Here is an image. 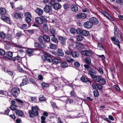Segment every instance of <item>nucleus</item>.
<instances>
[{"mask_svg": "<svg viewBox=\"0 0 123 123\" xmlns=\"http://www.w3.org/2000/svg\"><path fill=\"white\" fill-rule=\"evenodd\" d=\"M85 62L88 64H90L91 63V60L90 58L89 57L85 58L84 59Z\"/></svg>", "mask_w": 123, "mask_h": 123, "instance_id": "28", "label": "nucleus"}, {"mask_svg": "<svg viewBox=\"0 0 123 123\" xmlns=\"http://www.w3.org/2000/svg\"><path fill=\"white\" fill-rule=\"evenodd\" d=\"M83 30L82 29L78 28L76 30V31L78 34H81Z\"/></svg>", "mask_w": 123, "mask_h": 123, "instance_id": "49", "label": "nucleus"}, {"mask_svg": "<svg viewBox=\"0 0 123 123\" xmlns=\"http://www.w3.org/2000/svg\"><path fill=\"white\" fill-rule=\"evenodd\" d=\"M34 46L36 47H40L42 48H44L46 47V45L45 44H41L37 42L34 43Z\"/></svg>", "mask_w": 123, "mask_h": 123, "instance_id": "15", "label": "nucleus"}, {"mask_svg": "<svg viewBox=\"0 0 123 123\" xmlns=\"http://www.w3.org/2000/svg\"><path fill=\"white\" fill-rule=\"evenodd\" d=\"M50 33L52 36L55 35L54 34L56 33V31L54 28L51 29L50 31Z\"/></svg>", "mask_w": 123, "mask_h": 123, "instance_id": "40", "label": "nucleus"}, {"mask_svg": "<svg viewBox=\"0 0 123 123\" xmlns=\"http://www.w3.org/2000/svg\"><path fill=\"white\" fill-rule=\"evenodd\" d=\"M51 55L47 53H46L45 55L42 56V58L43 61L47 60L49 62H51Z\"/></svg>", "mask_w": 123, "mask_h": 123, "instance_id": "3", "label": "nucleus"}, {"mask_svg": "<svg viewBox=\"0 0 123 123\" xmlns=\"http://www.w3.org/2000/svg\"><path fill=\"white\" fill-rule=\"evenodd\" d=\"M71 9L72 10L75 12H77L78 10L77 6L75 5H73L71 6Z\"/></svg>", "mask_w": 123, "mask_h": 123, "instance_id": "21", "label": "nucleus"}, {"mask_svg": "<svg viewBox=\"0 0 123 123\" xmlns=\"http://www.w3.org/2000/svg\"><path fill=\"white\" fill-rule=\"evenodd\" d=\"M89 21L92 23V25L97 24L99 23L98 19L96 18L92 17L89 19Z\"/></svg>", "mask_w": 123, "mask_h": 123, "instance_id": "11", "label": "nucleus"}, {"mask_svg": "<svg viewBox=\"0 0 123 123\" xmlns=\"http://www.w3.org/2000/svg\"><path fill=\"white\" fill-rule=\"evenodd\" d=\"M51 40L52 42L55 43H57L58 42V40L55 37V35L53 36V37L51 38Z\"/></svg>", "mask_w": 123, "mask_h": 123, "instance_id": "41", "label": "nucleus"}, {"mask_svg": "<svg viewBox=\"0 0 123 123\" xmlns=\"http://www.w3.org/2000/svg\"><path fill=\"white\" fill-rule=\"evenodd\" d=\"M84 25L85 28H91L93 25L92 23L89 21H89H87L84 23Z\"/></svg>", "mask_w": 123, "mask_h": 123, "instance_id": "12", "label": "nucleus"}, {"mask_svg": "<svg viewBox=\"0 0 123 123\" xmlns=\"http://www.w3.org/2000/svg\"><path fill=\"white\" fill-rule=\"evenodd\" d=\"M100 84H97L96 85V89H98L101 90L102 89V86Z\"/></svg>", "mask_w": 123, "mask_h": 123, "instance_id": "43", "label": "nucleus"}, {"mask_svg": "<svg viewBox=\"0 0 123 123\" xmlns=\"http://www.w3.org/2000/svg\"><path fill=\"white\" fill-rule=\"evenodd\" d=\"M82 53L84 55L87 56H90L92 54L93 52L90 49L87 50H82Z\"/></svg>", "mask_w": 123, "mask_h": 123, "instance_id": "5", "label": "nucleus"}, {"mask_svg": "<svg viewBox=\"0 0 123 123\" xmlns=\"http://www.w3.org/2000/svg\"><path fill=\"white\" fill-rule=\"evenodd\" d=\"M71 55L74 57V58L78 57L79 56L78 53L76 51L72 52Z\"/></svg>", "mask_w": 123, "mask_h": 123, "instance_id": "31", "label": "nucleus"}, {"mask_svg": "<svg viewBox=\"0 0 123 123\" xmlns=\"http://www.w3.org/2000/svg\"><path fill=\"white\" fill-rule=\"evenodd\" d=\"M64 8L65 10L68 9L70 8V5L68 3H65L63 5Z\"/></svg>", "mask_w": 123, "mask_h": 123, "instance_id": "30", "label": "nucleus"}, {"mask_svg": "<svg viewBox=\"0 0 123 123\" xmlns=\"http://www.w3.org/2000/svg\"><path fill=\"white\" fill-rule=\"evenodd\" d=\"M68 64L66 62H62L61 63L60 66L63 68H66L68 66Z\"/></svg>", "mask_w": 123, "mask_h": 123, "instance_id": "34", "label": "nucleus"}, {"mask_svg": "<svg viewBox=\"0 0 123 123\" xmlns=\"http://www.w3.org/2000/svg\"><path fill=\"white\" fill-rule=\"evenodd\" d=\"M69 50H64V51L65 52V54H66L67 55H71V54L72 53V51L71 50V49H70L69 48Z\"/></svg>", "mask_w": 123, "mask_h": 123, "instance_id": "35", "label": "nucleus"}, {"mask_svg": "<svg viewBox=\"0 0 123 123\" xmlns=\"http://www.w3.org/2000/svg\"><path fill=\"white\" fill-rule=\"evenodd\" d=\"M43 37L42 36L39 37L38 38L39 41L41 43V44H44L43 43Z\"/></svg>", "mask_w": 123, "mask_h": 123, "instance_id": "45", "label": "nucleus"}, {"mask_svg": "<svg viewBox=\"0 0 123 123\" xmlns=\"http://www.w3.org/2000/svg\"><path fill=\"white\" fill-rule=\"evenodd\" d=\"M74 65L77 68H79L80 65V63L77 62H76L74 63Z\"/></svg>", "mask_w": 123, "mask_h": 123, "instance_id": "60", "label": "nucleus"}, {"mask_svg": "<svg viewBox=\"0 0 123 123\" xmlns=\"http://www.w3.org/2000/svg\"><path fill=\"white\" fill-rule=\"evenodd\" d=\"M41 85L43 87H48L49 86V85L48 83L43 82L41 84Z\"/></svg>", "mask_w": 123, "mask_h": 123, "instance_id": "44", "label": "nucleus"}, {"mask_svg": "<svg viewBox=\"0 0 123 123\" xmlns=\"http://www.w3.org/2000/svg\"><path fill=\"white\" fill-rule=\"evenodd\" d=\"M77 48L79 49H82L83 48V44L81 43L78 42L76 44Z\"/></svg>", "mask_w": 123, "mask_h": 123, "instance_id": "18", "label": "nucleus"}, {"mask_svg": "<svg viewBox=\"0 0 123 123\" xmlns=\"http://www.w3.org/2000/svg\"><path fill=\"white\" fill-rule=\"evenodd\" d=\"M89 71L90 72V73H91V74H95L96 73V71L94 69H90V70Z\"/></svg>", "mask_w": 123, "mask_h": 123, "instance_id": "61", "label": "nucleus"}, {"mask_svg": "<svg viewBox=\"0 0 123 123\" xmlns=\"http://www.w3.org/2000/svg\"><path fill=\"white\" fill-rule=\"evenodd\" d=\"M20 89L18 87L13 88L11 90L12 93L14 97H17L20 93Z\"/></svg>", "mask_w": 123, "mask_h": 123, "instance_id": "2", "label": "nucleus"}, {"mask_svg": "<svg viewBox=\"0 0 123 123\" xmlns=\"http://www.w3.org/2000/svg\"><path fill=\"white\" fill-rule=\"evenodd\" d=\"M57 53L58 55L62 56H63L64 54V53L62 51V50L60 49H57Z\"/></svg>", "mask_w": 123, "mask_h": 123, "instance_id": "23", "label": "nucleus"}, {"mask_svg": "<svg viewBox=\"0 0 123 123\" xmlns=\"http://www.w3.org/2000/svg\"><path fill=\"white\" fill-rule=\"evenodd\" d=\"M41 123H46L45 120L46 119V117L44 116H42L41 117Z\"/></svg>", "mask_w": 123, "mask_h": 123, "instance_id": "48", "label": "nucleus"}, {"mask_svg": "<svg viewBox=\"0 0 123 123\" xmlns=\"http://www.w3.org/2000/svg\"><path fill=\"white\" fill-rule=\"evenodd\" d=\"M86 14L85 13H80L75 15V17L76 19L80 18L84 19L86 17Z\"/></svg>", "mask_w": 123, "mask_h": 123, "instance_id": "7", "label": "nucleus"}, {"mask_svg": "<svg viewBox=\"0 0 123 123\" xmlns=\"http://www.w3.org/2000/svg\"><path fill=\"white\" fill-rule=\"evenodd\" d=\"M81 34L85 36H87L89 34V31L83 30Z\"/></svg>", "mask_w": 123, "mask_h": 123, "instance_id": "33", "label": "nucleus"}, {"mask_svg": "<svg viewBox=\"0 0 123 123\" xmlns=\"http://www.w3.org/2000/svg\"><path fill=\"white\" fill-rule=\"evenodd\" d=\"M70 32L72 34H74L75 33V30L74 28H71L70 29Z\"/></svg>", "mask_w": 123, "mask_h": 123, "instance_id": "58", "label": "nucleus"}, {"mask_svg": "<svg viewBox=\"0 0 123 123\" xmlns=\"http://www.w3.org/2000/svg\"><path fill=\"white\" fill-rule=\"evenodd\" d=\"M39 100L41 101H44L45 100V98L43 95H40L39 96Z\"/></svg>", "mask_w": 123, "mask_h": 123, "instance_id": "46", "label": "nucleus"}, {"mask_svg": "<svg viewBox=\"0 0 123 123\" xmlns=\"http://www.w3.org/2000/svg\"><path fill=\"white\" fill-rule=\"evenodd\" d=\"M43 29L46 32H48L49 31L48 26L47 24H45L43 25Z\"/></svg>", "mask_w": 123, "mask_h": 123, "instance_id": "39", "label": "nucleus"}, {"mask_svg": "<svg viewBox=\"0 0 123 123\" xmlns=\"http://www.w3.org/2000/svg\"><path fill=\"white\" fill-rule=\"evenodd\" d=\"M100 79L99 81V82H98V83L101 85H104L106 82L105 80V79L102 78L101 77H100Z\"/></svg>", "mask_w": 123, "mask_h": 123, "instance_id": "25", "label": "nucleus"}, {"mask_svg": "<svg viewBox=\"0 0 123 123\" xmlns=\"http://www.w3.org/2000/svg\"><path fill=\"white\" fill-rule=\"evenodd\" d=\"M17 70L20 72H23V70L19 66L17 67Z\"/></svg>", "mask_w": 123, "mask_h": 123, "instance_id": "59", "label": "nucleus"}, {"mask_svg": "<svg viewBox=\"0 0 123 123\" xmlns=\"http://www.w3.org/2000/svg\"><path fill=\"white\" fill-rule=\"evenodd\" d=\"M25 15L26 17H31V13L28 12H26L25 13Z\"/></svg>", "mask_w": 123, "mask_h": 123, "instance_id": "56", "label": "nucleus"}, {"mask_svg": "<svg viewBox=\"0 0 123 123\" xmlns=\"http://www.w3.org/2000/svg\"><path fill=\"white\" fill-rule=\"evenodd\" d=\"M36 13L39 16L42 15L43 13V10L39 8H37L35 10Z\"/></svg>", "mask_w": 123, "mask_h": 123, "instance_id": "14", "label": "nucleus"}, {"mask_svg": "<svg viewBox=\"0 0 123 123\" xmlns=\"http://www.w3.org/2000/svg\"><path fill=\"white\" fill-rule=\"evenodd\" d=\"M39 109L37 106L32 107L31 110L28 111V114L30 117L31 118H33L39 115L38 111Z\"/></svg>", "mask_w": 123, "mask_h": 123, "instance_id": "1", "label": "nucleus"}, {"mask_svg": "<svg viewBox=\"0 0 123 123\" xmlns=\"http://www.w3.org/2000/svg\"><path fill=\"white\" fill-rule=\"evenodd\" d=\"M55 2L54 0L51 1L49 2V5L50 6H51L52 7V6H54L55 3Z\"/></svg>", "mask_w": 123, "mask_h": 123, "instance_id": "47", "label": "nucleus"}, {"mask_svg": "<svg viewBox=\"0 0 123 123\" xmlns=\"http://www.w3.org/2000/svg\"><path fill=\"white\" fill-rule=\"evenodd\" d=\"M31 17H25V20L28 23H30L31 21Z\"/></svg>", "mask_w": 123, "mask_h": 123, "instance_id": "54", "label": "nucleus"}, {"mask_svg": "<svg viewBox=\"0 0 123 123\" xmlns=\"http://www.w3.org/2000/svg\"><path fill=\"white\" fill-rule=\"evenodd\" d=\"M12 52L10 51L7 52L6 53L7 55L10 57L12 56Z\"/></svg>", "mask_w": 123, "mask_h": 123, "instance_id": "53", "label": "nucleus"}, {"mask_svg": "<svg viewBox=\"0 0 123 123\" xmlns=\"http://www.w3.org/2000/svg\"><path fill=\"white\" fill-rule=\"evenodd\" d=\"M40 18L41 19V20H42L43 22V21H46L47 20L46 19V16H42Z\"/></svg>", "mask_w": 123, "mask_h": 123, "instance_id": "62", "label": "nucleus"}, {"mask_svg": "<svg viewBox=\"0 0 123 123\" xmlns=\"http://www.w3.org/2000/svg\"><path fill=\"white\" fill-rule=\"evenodd\" d=\"M114 34L115 36L116 37L117 39H120L121 38V35L116 26H115L114 28Z\"/></svg>", "mask_w": 123, "mask_h": 123, "instance_id": "6", "label": "nucleus"}, {"mask_svg": "<svg viewBox=\"0 0 123 123\" xmlns=\"http://www.w3.org/2000/svg\"><path fill=\"white\" fill-rule=\"evenodd\" d=\"M33 49H28L26 50V51L27 53L28 54L29 56H31L33 55Z\"/></svg>", "mask_w": 123, "mask_h": 123, "instance_id": "16", "label": "nucleus"}, {"mask_svg": "<svg viewBox=\"0 0 123 123\" xmlns=\"http://www.w3.org/2000/svg\"><path fill=\"white\" fill-rule=\"evenodd\" d=\"M28 81L27 78H25L23 80L22 82L21 85V86H23L27 84L28 83Z\"/></svg>", "mask_w": 123, "mask_h": 123, "instance_id": "29", "label": "nucleus"}, {"mask_svg": "<svg viewBox=\"0 0 123 123\" xmlns=\"http://www.w3.org/2000/svg\"><path fill=\"white\" fill-rule=\"evenodd\" d=\"M5 48L6 49L8 50L10 49L11 47L9 45L7 44L5 46Z\"/></svg>", "mask_w": 123, "mask_h": 123, "instance_id": "64", "label": "nucleus"}, {"mask_svg": "<svg viewBox=\"0 0 123 123\" xmlns=\"http://www.w3.org/2000/svg\"><path fill=\"white\" fill-rule=\"evenodd\" d=\"M1 19L5 22H6L7 23H10V18L9 17L5 16L3 15L1 16Z\"/></svg>", "mask_w": 123, "mask_h": 123, "instance_id": "20", "label": "nucleus"}, {"mask_svg": "<svg viewBox=\"0 0 123 123\" xmlns=\"http://www.w3.org/2000/svg\"><path fill=\"white\" fill-rule=\"evenodd\" d=\"M58 37L59 40L60 41L61 44L63 45H65L66 39V38L61 36H58Z\"/></svg>", "mask_w": 123, "mask_h": 123, "instance_id": "8", "label": "nucleus"}, {"mask_svg": "<svg viewBox=\"0 0 123 123\" xmlns=\"http://www.w3.org/2000/svg\"><path fill=\"white\" fill-rule=\"evenodd\" d=\"M43 41L45 42H48L50 41V39L49 36L44 35L43 36Z\"/></svg>", "mask_w": 123, "mask_h": 123, "instance_id": "24", "label": "nucleus"}, {"mask_svg": "<svg viewBox=\"0 0 123 123\" xmlns=\"http://www.w3.org/2000/svg\"><path fill=\"white\" fill-rule=\"evenodd\" d=\"M23 16V14L21 12L16 13L13 16L16 19L19 18L20 19H22Z\"/></svg>", "mask_w": 123, "mask_h": 123, "instance_id": "9", "label": "nucleus"}, {"mask_svg": "<svg viewBox=\"0 0 123 123\" xmlns=\"http://www.w3.org/2000/svg\"><path fill=\"white\" fill-rule=\"evenodd\" d=\"M51 61L53 64H56L60 63L61 62V60L60 59L56 58L52 60Z\"/></svg>", "mask_w": 123, "mask_h": 123, "instance_id": "17", "label": "nucleus"}, {"mask_svg": "<svg viewBox=\"0 0 123 123\" xmlns=\"http://www.w3.org/2000/svg\"><path fill=\"white\" fill-rule=\"evenodd\" d=\"M101 12L105 17L109 20H111L113 21L114 20V19L112 17L105 11L102 10L101 11Z\"/></svg>", "mask_w": 123, "mask_h": 123, "instance_id": "4", "label": "nucleus"}, {"mask_svg": "<svg viewBox=\"0 0 123 123\" xmlns=\"http://www.w3.org/2000/svg\"><path fill=\"white\" fill-rule=\"evenodd\" d=\"M16 114L22 117L23 116L24 113L22 111L20 110H17L15 111Z\"/></svg>", "mask_w": 123, "mask_h": 123, "instance_id": "19", "label": "nucleus"}, {"mask_svg": "<svg viewBox=\"0 0 123 123\" xmlns=\"http://www.w3.org/2000/svg\"><path fill=\"white\" fill-rule=\"evenodd\" d=\"M98 49H99L103 50L104 49L101 43H98Z\"/></svg>", "mask_w": 123, "mask_h": 123, "instance_id": "50", "label": "nucleus"}, {"mask_svg": "<svg viewBox=\"0 0 123 123\" xmlns=\"http://www.w3.org/2000/svg\"><path fill=\"white\" fill-rule=\"evenodd\" d=\"M43 10L45 12L49 13L52 11V7L50 6L49 5H47L45 7Z\"/></svg>", "mask_w": 123, "mask_h": 123, "instance_id": "13", "label": "nucleus"}, {"mask_svg": "<svg viewBox=\"0 0 123 123\" xmlns=\"http://www.w3.org/2000/svg\"><path fill=\"white\" fill-rule=\"evenodd\" d=\"M35 20L36 22L40 25L42 24L43 22L41 19L40 17H37L35 18Z\"/></svg>", "mask_w": 123, "mask_h": 123, "instance_id": "26", "label": "nucleus"}, {"mask_svg": "<svg viewBox=\"0 0 123 123\" xmlns=\"http://www.w3.org/2000/svg\"><path fill=\"white\" fill-rule=\"evenodd\" d=\"M61 7V5L59 3H55L53 6L54 8L56 10H57L60 8Z\"/></svg>", "mask_w": 123, "mask_h": 123, "instance_id": "22", "label": "nucleus"}, {"mask_svg": "<svg viewBox=\"0 0 123 123\" xmlns=\"http://www.w3.org/2000/svg\"><path fill=\"white\" fill-rule=\"evenodd\" d=\"M31 100L34 101L35 102L37 103V100L36 96H32L31 97Z\"/></svg>", "mask_w": 123, "mask_h": 123, "instance_id": "52", "label": "nucleus"}, {"mask_svg": "<svg viewBox=\"0 0 123 123\" xmlns=\"http://www.w3.org/2000/svg\"><path fill=\"white\" fill-rule=\"evenodd\" d=\"M94 95L95 97H97L99 96V93L98 91L96 90L93 92Z\"/></svg>", "mask_w": 123, "mask_h": 123, "instance_id": "57", "label": "nucleus"}, {"mask_svg": "<svg viewBox=\"0 0 123 123\" xmlns=\"http://www.w3.org/2000/svg\"><path fill=\"white\" fill-rule=\"evenodd\" d=\"M50 48L52 49H56V45L53 43L51 44L50 45Z\"/></svg>", "mask_w": 123, "mask_h": 123, "instance_id": "51", "label": "nucleus"}, {"mask_svg": "<svg viewBox=\"0 0 123 123\" xmlns=\"http://www.w3.org/2000/svg\"><path fill=\"white\" fill-rule=\"evenodd\" d=\"M90 75L92 77V78L93 81L96 82L98 83L99 82V80L100 79V77L98 76H95L92 74L90 73Z\"/></svg>", "mask_w": 123, "mask_h": 123, "instance_id": "10", "label": "nucleus"}, {"mask_svg": "<svg viewBox=\"0 0 123 123\" xmlns=\"http://www.w3.org/2000/svg\"><path fill=\"white\" fill-rule=\"evenodd\" d=\"M5 51L3 49H0V54L2 55H3L5 54Z\"/></svg>", "mask_w": 123, "mask_h": 123, "instance_id": "63", "label": "nucleus"}, {"mask_svg": "<svg viewBox=\"0 0 123 123\" xmlns=\"http://www.w3.org/2000/svg\"><path fill=\"white\" fill-rule=\"evenodd\" d=\"M67 61L68 62L72 63L74 62V59H72L70 57L67 56L66 58Z\"/></svg>", "mask_w": 123, "mask_h": 123, "instance_id": "32", "label": "nucleus"}, {"mask_svg": "<svg viewBox=\"0 0 123 123\" xmlns=\"http://www.w3.org/2000/svg\"><path fill=\"white\" fill-rule=\"evenodd\" d=\"M76 39L78 41H81L83 39L82 36L80 35H78L76 36Z\"/></svg>", "mask_w": 123, "mask_h": 123, "instance_id": "42", "label": "nucleus"}, {"mask_svg": "<svg viewBox=\"0 0 123 123\" xmlns=\"http://www.w3.org/2000/svg\"><path fill=\"white\" fill-rule=\"evenodd\" d=\"M17 101L18 102V104L20 106H22L24 105V102L19 99H17Z\"/></svg>", "mask_w": 123, "mask_h": 123, "instance_id": "38", "label": "nucleus"}, {"mask_svg": "<svg viewBox=\"0 0 123 123\" xmlns=\"http://www.w3.org/2000/svg\"><path fill=\"white\" fill-rule=\"evenodd\" d=\"M18 106L16 105H11L10 107V109L14 111L17 110Z\"/></svg>", "mask_w": 123, "mask_h": 123, "instance_id": "37", "label": "nucleus"}, {"mask_svg": "<svg viewBox=\"0 0 123 123\" xmlns=\"http://www.w3.org/2000/svg\"><path fill=\"white\" fill-rule=\"evenodd\" d=\"M80 80L83 82H86L87 81H88L90 83H92L91 81L87 79L84 76H82L80 78Z\"/></svg>", "mask_w": 123, "mask_h": 123, "instance_id": "27", "label": "nucleus"}, {"mask_svg": "<svg viewBox=\"0 0 123 123\" xmlns=\"http://www.w3.org/2000/svg\"><path fill=\"white\" fill-rule=\"evenodd\" d=\"M114 43L117 45L119 48H120V42L118 40H116L115 41Z\"/></svg>", "mask_w": 123, "mask_h": 123, "instance_id": "55", "label": "nucleus"}, {"mask_svg": "<svg viewBox=\"0 0 123 123\" xmlns=\"http://www.w3.org/2000/svg\"><path fill=\"white\" fill-rule=\"evenodd\" d=\"M6 12V9L3 8H0V14L2 15L5 14Z\"/></svg>", "mask_w": 123, "mask_h": 123, "instance_id": "36", "label": "nucleus"}]
</instances>
